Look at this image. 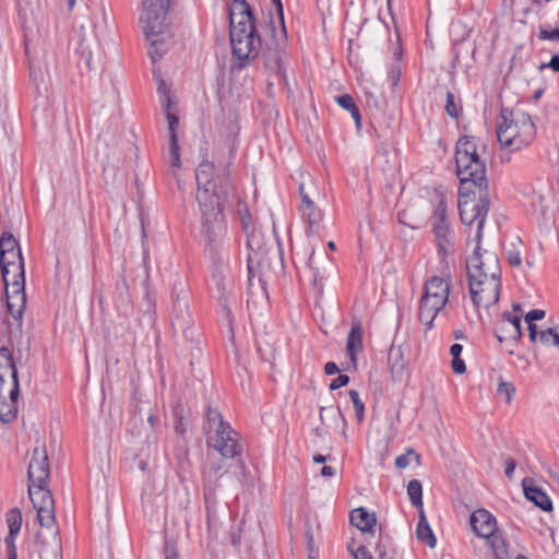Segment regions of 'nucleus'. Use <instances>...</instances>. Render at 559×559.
Here are the masks:
<instances>
[{"label":"nucleus","instance_id":"1","mask_svg":"<svg viewBox=\"0 0 559 559\" xmlns=\"http://www.w3.org/2000/svg\"><path fill=\"white\" fill-rule=\"evenodd\" d=\"M456 174L461 181L459 211L463 224H476L475 240L479 245L489 209L485 162L477 153L475 139L463 136L456 143Z\"/></svg>","mask_w":559,"mask_h":559},{"label":"nucleus","instance_id":"2","mask_svg":"<svg viewBox=\"0 0 559 559\" xmlns=\"http://www.w3.org/2000/svg\"><path fill=\"white\" fill-rule=\"evenodd\" d=\"M197 202L201 213L202 230L209 243H219L226 235L223 214L225 180L215 175L213 163L203 160L197 168Z\"/></svg>","mask_w":559,"mask_h":559},{"label":"nucleus","instance_id":"3","mask_svg":"<svg viewBox=\"0 0 559 559\" xmlns=\"http://www.w3.org/2000/svg\"><path fill=\"white\" fill-rule=\"evenodd\" d=\"M28 496L41 530L36 535V547L40 557H53L57 559L60 548L59 531L56 525L55 500L48 484H29Z\"/></svg>","mask_w":559,"mask_h":559},{"label":"nucleus","instance_id":"4","mask_svg":"<svg viewBox=\"0 0 559 559\" xmlns=\"http://www.w3.org/2000/svg\"><path fill=\"white\" fill-rule=\"evenodd\" d=\"M230 44L240 61L254 59L261 49L252 11L246 0H234L229 7Z\"/></svg>","mask_w":559,"mask_h":559},{"label":"nucleus","instance_id":"5","mask_svg":"<svg viewBox=\"0 0 559 559\" xmlns=\"http://www.w3.org/2000/svg\"><path fill=\"white\" fill-rule=\"evenodd\" d=\"M169 0H145L140 15L142 29L150 40L148 55L155 63L168 49L171 36L166 32Z\"/></svg>","mask_w":559,"mask_h":559},{"label":"nucleus","instance_id":"6","mask_svg":"<svg viewBox=\"0 0 559 559\" xmlns=\"http://www.w3.org/2000/svg\"><path fill=\"white\" fill-rule=\"evenodd\" d=\"M536 134L528 114L503 108L497 123V138L502 147L518 151L530 145Z\"/></svg>","mask_w":559,"mask_h":559},{"label":"nucleus","instance_id":"7","mask_svg":"<svg viewBox=\"0 0 559 559\" xmlns=\"http://www.w3.org/2000/svg\"><path fill=\"white\" fill-rule=\"evenodd\" d=\"M442 276L430 277L424 286V294L419 301V320L427 330H431L435 320L440 316L445 317L444 307L449 300L451 277L442 264Z\"/></svg>","mask_w":559,"mask_h":559},{"label":"nucleus","instance_id":"8","mask_svg":"<svg viewBox=\"0 0 559 559\" xmlns=\"http://www.w3.org/2000/svg\"><path fill=\"white\" fill-rule=\"evenodd\" d=\"M207 444L214 448L222 456L233 459L240 454L237 432L224 421L218 409L207 406L205 424L203 426Z\"/></svg>","mask_w":559,"mask_h":559},{"label":"nucleus","instance_id":"9","mask_svg":"<svg viewBox=\"0 0 559 559\" xmlns=\"http://www.w3.org/2000/svg\"><path fill=\"white\" fill-rule=\"evenodd\" d=\"M154 76L156 78V80L158 82L157 92L159 94V100L164 108L167 123H168L170 165L174 168H179L181 165V162H180V153H179L180 148L178 145L177 133H176L177 127L179 124V118L177 115V106L173 100V97L170 95L169 90L167 88L166 83L162 79H159V76H157L155 73H154Z\"/></svg>","mask_w":559,"mask_h":559},{"label":"nucleus","instance_id":"10","mask_svg":"<svg viewBox=\"0 0 559 559\" xmlns=\"http://www.w3.org/2000/svg\"><path fill=\"white\" fill-rule=\"evenodd\" d=\"M479 246L475 248L473 257L467 261L468 287H479L483 282L492 278L490 269L495 265L500 269L499 259L493 252L479 253Z\"/></svg>","mask_w":559,"mask_h":559},{"label":"nucleus","instance_id":"11","mask_svg":"<svg viewBox=\"0 0 559 559\" xmlns=\"http://www.w3.org/2000/svg\"><path fill=\"white\" fill-rule=\"evenodd\" d=\"M490 271H492V278L487 282H483L479 287L469 288V294L475 307H484L488 308L491 305H495L499 300L500 296V269H496L493 265Z\"/></svg>","mask_w":559,"mask_h":559},{"label":"nucleus","instance_id":"12","mask_svg":"<svg viewBox=\"0 0 559 559\" xmlns=\"http://www.w3.org/2000/svg\"><path fill=\"white\" fill-rule=\"evenodd\" d=\"M19 270L20 271L14 273L11 277L9 286H5L8 308L15 319L22 317L26 305L25 273L22 266H19Z\"/></svg>","mask_w":559,"mask_h":559},{"label":"nucleus","instance_id":"13","mask_svg":"<svg viewBox=\"0 0 559 559\" xmlns=\"http://www.w3.org/2000/svg\"><path fill=\"white\" fill-rule=\"evenodd\" d=\"M49 462L44 442L37 441L33 450L32 459L28 465L27 478L29 484H49Z\"/></svg>","mask_w":559,"mask_h":559},{"label":"nucleus","instance_id":"14","mask_svg":"<svg viewBox=\"0 0 559 559\" xmlns=\"http://www.w3.org/2000/svg\"><path fill=\"white\" fill-rule=\"evenodd\" d=\"M431 226L436 237L441 264H445V269H448L449 261L447 258L455 251L453 233L448 222L431 221Z\"/></svg>","mask_w":559,"mask_h":559},{"label":"nucleus","instance_id":"15","mask_svg":"<svg viewBox=\"0 0 559 559\" xmlns=\"http://www.w3.org/2000/svg\"><path fill=\"white\" fill-rule=\"evenodd\" d=\"M19 395V384L0 388V420L2 423H11L16 418Z\"/></svg>","mask_w":559,"mask_h":559},{"label":"nucleus","instance_id":"16","mask_svg":"<svg viewBox=\"0 0 559 559\" xmlns=\"http://www.w3.org/2000/svg\"><path fill=\"white\" fill-rule=\"evenodd\" d=\"M471 525L474 532L485 539L498 534L496 518L484 509H479L471 515Z\"/></svg>","mask_w":559,"mask_h":559},{"label":"nucleus","instance_id":"17","mask_svg":"<svg viewBox=\"0 0 559 559\" xmlns=\"http://www.w3.org/2000/svg\"><path fill=\"white\" fill-rule=\"evenodd\" d=\"M19 384L17 369L9 348H0V388Z\"/></svg>","mask_w":559,"mask_h":559},{"label":"nucleus","instance_id":"18","mask_svg":"<svg viewBox=\"0 0 559 559\" xmlns=\"http://www.w3.org/2000/svg\"><path fill=\"white\" fill-rule=\"evenodd\" d=\"M7 253H10L12 258H20V263H17L15 273L20 271L19 266H22V270L25 271L24 259L19 247V242L13 234L9 231H4L0 237V269H5L4 263L7 262Z\"/></svg>","mask_w":559,"mask_h":559},{"label":"nucleus","instance_id":"19","mask_svg":"<svg viewBox=\"0 0 559 559\" xmlns=\"http://www.w3.org/2000/svg\"><path fill=\"white\" fill-rule=\"evenodd\" d=\"M388 365L393 382H401L406 376V361L401 346H391L388 354Z\"/></svg>","mask_w":559,"mask_h":559},{"label":"nucleus","instance_id":"20","mask_svg":"<svg viewBox=\"0 0 559 559\" xmlns=\"http://www.w3.org/2000/svg\"><path fill=\"white\" fill-rule=\"evenodd\" d=\"M79 52L83 58H85V62L90 69L93 68L92 63L94 58L99 59L102 56V49L99 45V39L96 34H90V36L83 35L81 41L79 44Z\"/></svg>","mask_w":559,"mask_h":559},{"label":"nucleus","instance_id":"21","mask_svg":"<svg viewBox=\"0 0 559 559\" xmlns=\"http://www.w3.org/2000/svg\"><path fill=\"white\" fill-rule=\"evenodd\" d=\"M247 245L252 251L248 254V282H249V294L253 297L254 293V277H255V264H260V250L255 236L248 234Z\"/></svg>","mask_w":559,"mask_h":559},{"label":"nucleus","instance_id":"22","mask_svg":"<svg viewBox=\"0 0 559 559\" xmlns=\"http://www.w3.org/2000/svg\"><path fill=\"white\" fill-rule=\"evenodd\" d=\"M7 523L9 527V533L4 538L5 549L16 550L15 539L22 526L21 511L16 508L11 509L7 515Z\"/></svg>","mask_w":559,"mask_h":559},{"label":"nucleus","instance_id":"23","mask_svg":"<svg viewBox=\"0 0 559 559\" xmlns=\"http://www.w3.org/2000/svg\"><path fill=\"white\" fill-rule=\"evenodd\" d=\"M188 298L189 294L185 287H181L175 296L174 312L177 324L181 328L190 322V314L188 313Z\"/></svg>","mask_w":559,"mask_h":559},{"label":"nucleus","instance_id":"24","mask_svg":"<svg viewBox=\"0 0 559 559\" xmlns=\"http://www.w3.org/2000/svg\"><path fill=\"white\" fill-rule=\"evenodd\" d=\"M350 523L364 533H371L377 519L374 513H369L365 508H357L350 512Z\"/></svg>","mask_w":559,"mask_h":559},{"label":"nucleus","instance_id":"25","mask_svg":"<svg viewBox=\"0 0 559 559\" xmlns=\"http://www.w3.org/2000/svg\"><path fill=\"white\" fill-rule=\"evenodd\" d=\"M362 328L360 324L354 325L347 336L346 350L350 362L356 366L357 354L362 350Z\"/></svg>","mask_w":559,"mask_h":559},{"label":"nucleus","instance_id":"26","mask_svg":"<svg viewBox=\"0 0 559 559\" xmlns=\"http://www.w3.org/2000/svg\"><path fill=\"white\" fill-rule=\"evenodd\" d=\"M221 471L222 466L217 464L203 472V490L206 504H209L211 498L215 496Z\"/></svg>","mask_w":559,"mask_h":559},{"label":"nucleus","instance_id":"27","mask_svg":"<svg viewBox=\"0 0 559 559\" xmlns=\"http://www.w3.org/2000/svg\"><path fill=\"white\" fill-rule=\"evenodd\" d=\"M523 486L524 495L527 500L532 501L543 511H550L552 509L551 500L543 490L535 486H527L525 480L523 481Z\"/></svg>","mask_w":559,"mask_h":559},{"label":"nucleus","instance_id":"28","mask_svg":"<svg viewBox=\"0 0 559 559\" xmlns=\"http://www.w3.org/2000/svg\"><path fill=\"white\" fill-rule=\"evenodd\" d=\"M416 536L418 540L433 548L437 544L436 536L427 521L424 510L419 512V520L416 528Z\"/></svg>","mask_w":559,"mask_h":559},{"label":"nucleus","instance_id":"29","mask_svg":"<svg viewBox=\"0 0 559 559\" xmlns=\"http://www.w3.org/2000/svg\"><path fill=\"white\" fill-rule=\"evenodd\" d=\"M493 559H510L507 544L500 534L486 539Z\"/></svg>","mask_w":559,"mask_h":559},{"label":"nucleus","instance_id":"30","mask_svg":"<svg viewBox=\"0 0 559 559\" xmlns=\"http://www.w3.org/2000/svg\"><path fill=\"white\" fill-rule=\"evenodd\" d=\"M407 495L411 499V502L414 507L420 510H424L423 508V487L419 480L413 479L407 485Z\"/></svg>","mask_w":559,"mask_h":559},{"label":"nucleus","instance_id":"31","mask_svg":"<svg viewBox=\"0 0 559 559\" xmlns=\"http://www.w3.org/2000/svg\"><path fill=\"white\" fill-rule=\"evenodd\" d=\"M304 219H306L308 224V229L310 233H314L319 224L322 219L321 211L316 207V205L310 206L309 209H304L300 211Z\"/></svg>","mask_w":559,"mask_h":559},{"label":"nucleus","instance_id":"32","mask_svg":"<svg viewBox=\"0 0 559 559\" xmlns=\"http://www.w3.org/2000/svg\"><path fill=\"white\" fill-rule=\"evenodd\" d=\"M538 341L544 346H555L559 348V325L542 330Z\"/></svg>","mask_w":559,"mask_h":559},{"label":"nucleus","instance_id":"33","mask_svg":"<svg viewBox=\"0 0 559 559\" xmlns=\"http://www.w3.org/2000/svg\"><path fill=\"white\" fill-rule=\"evenodd\" d=\"M522 337V330H515L513 325L508 322H501L498 328L497 338L499 342L503 340L519 341Z\"/></svg>","mask_w":559,"mask_h":559},{"label":"nucleus","instance_id":"34","mask_svg":"<svg viewBox=\"0 0 559 559\" xmlns=\"http://www.w3.org/2000/svg\"><path fill=\"white\" fill-rule=\"evenodd\" d=\"M7 262L4 263L5 269H1V274L4 281L5 286H9L10 283V274L12 273V276L16 272L17 263H20V258H12L10 253H7Z\"/></svg>","mask_w":559,"mask_h":559},{"label":"nucleus","instance_id":"35","mask_svg":"<svg viewBox=\"0 0 559 559\" xmlns=\"http://www.w3.org/2000/svg\"><path fill=\"white\" fill-rule=\"evenodd\" d=\"M497 394L510 404L515 394V386L511 382L500 381L497 388Z\"/></svg>","mask_w":559,"mask_h":559},{"label":"nucleus","instance_id":"36","mask_svg":"<svg viewBox=\"0 0 559 559\" xmlns=\"http://www.w3.org/2000/svg\"><path fill=\"white\" fill-rule=\"evenodd\" d=\"M282 63L283 58L278 51L270 52L265 59V67L275 73L282 72Z\"/></svg>","mask_w":559,"mask_h":559},{"label":"nucleus","instance_id":"37","mask_svg":"<svg viewBox=\"0 0 559 559\" xmlns=\"http://www.w3.org/2000/svg\"><path fill=\"white\" fill-rule=\"evenodd\" d=\"M349 397H350V401L353 402L356 418L358 421H361L364 419V415H365V405H364L362 401L360 400L359 393L355 390H350Z\"/></svg>","mask_w":559,"mask_h":559},{"label":"nucleus","instance_id":"38","mask_svg":"<svg viewBox=\"0 0 559 559\" xmlns=\"http://www.w3.org/2000/svg\"><path fill=\"white\" fill-rule=\"evenodd\" d=\"M506 257L508 262L513 266H520L522 263L520 249L514 242L506 248Z\"/></svg>","mask_w":559,"mask_h":559},{"label":"nucleus","instance_id":"39","mask_svg":"<svg viewBox=\"0 0 559 559\" xmlns=\"http://www.w3.org/2000/svg\"><path fill=\"white\" fill-rule=\"evenodd\" d=\"M411 457H414V460L416 461V463L418 465L420 464V456L413 449H409L405 454L400 455L395 459L396 467H399V468L407 467L409 465Z\"/></svg>","mask_w":559,"mask_h":559},{"label":"nucleus","instance_id":"40","mask_svg":"<svg viewBox=\"0 0 559 559\" xmlns=\"http://www.w3.org/2000/svg\"><path fill=\"white\" fill-rule=\"evenodd\" d=\"M430 221L448 222L447 205L442 198L439 199Z\"/></svg>","mask_w":559,"mask_h":559},{"label":"nucleus","instance_id":"41","mask_svg":"<svg viewBox=\"0 0 559 559\" xmlns=\"http://www.w3.org/2000/svg\"><path fill=\"white\" fill-rule=\"evenodd\" d=\"M307 266L312 272V284L318 287L321 286V278L319 276V270L314 266V249L311 250L309 259L307 261Z\"/></svg>","mask_w":559,"mask_h":559},{"label":"nucleus","instance_id":"42","mask_svg":"<svg viewBox=\"0 0 559 559\" xmlns=\"http://www.w3.org/2000/svg\"><path fill=\"white\" fill-rule=\"evenodd\" d=\"M213 280L216 284L217 289L221 293H224L227 288V283H226V276H225L223 270L215 269L213 271Z\"/></svg>","mask_w":559,"mask_h":559},{"label":"nucleus","instance_id":"43","mask_svg":"<svg viewBox=\"0 0 559 559\" xmlns=\"http://www.w3.org/2000/svg\"><path fill=\"white\" fill-rule=\"evenodd\" d=\"M347 547L355 559H373L371 554L364 546L354 549V543H350Z\"/></svg>","mask_w":559,"mask_h":559},{"label":"nucleus","instance_id":"44","mask_svg":"<svg viewBox=\"0 0 559 559\" xmlns=\"http://www.w3.org/2000/svg\"><path fill=\"white\" fill-rule=\"evenodd\" d=\"M335 102L347 111H350L356 106L353 97L348 94L336 96Z\"/></svg>","mask_w":559,"mask_h":559},{"label":"nucleus","instance_id":"45","mask_svg":"<svg viewBox=\"0 0 559 559\" xmlns=\"http://www.w3.org/2000/svg\"><path fill=\"white\" fill-rule=\"evenodd\" d=\"M445 111L452 118H456L459 116V108L455 105L454 96L451 93L447 94Z\"/></svg>","mask_w":559,"mask_h":559},{"label":"nucleus","instance_id":"46","mask_svg":"<svg viewBox=\"0 0 559 559\" xmlns=\"http://www.w3.org/2000/svg\"><path fill=\"white\" fill-rule=\"evenodd\" d=\"M539 38L544 40L559 41V27L555 29H542Z\"/></svg>","mask_w":559,"mask_h":559},{"label":"nucleus","instance_id":"47","mask_svg":"<svg viewBox=\"0 0 559 559\" xmlns=\"http://www.w3.org/2000/svg\"><path fill=\"white\" fill-rule=\"evenodd\" d=\"M451 366L453 371L457 374H462L466 371L465 362L461 356H452Z\"/></svg>","mask_w":559,"mask_h":559},{"label":"nucleus","instance_id":"48","mask_svg":"<svg viewBox=\"0 0 559 559\" xmlns=\"http://www.w3.org/2000/svg\"><path fill=\"white\" fill-rule=\"evenodd\" d=\"M299 192H300V197H301L300 211L304 209H309L310 206L314 205V203L311 201L309 194L305 191L304 183H300Z\"/></svg>","mask_w":559,"mask_h":559},{"label":"nucleus","instance_id":"49","mask_svg":"<svg viewBox=\"0 0 559 559\" xmlns=\"http://www.w3.org/2000/svg\"><path fill=\"white\" fill-rule=\"evenodd\" d=\"M545 311L542 310V309H534V310H531L530 312L526 313L525 316V321L527 323H531V322H534V321H537V320H542L545 318Z\"/></svg>","mask_w":559,"mask_h":559},{"label":"nucleus","instance_id":"50","mask_svg":"<svg viewBox=\"0 0 559 559\" xmlns=\"http://www.w3.org/2000/svg\"><path fill=\"white\" fill-rule=\"evenodd\" d=\"M349 381V378L348 376L346 374H340L336 379H334L331 383H330V389L331 390H337L344 385H346Z\"/></svg>","mask_w":559,"mask_h":559},{"label":"nucleus","instance_id":"51","mask_svg":"<svg viewBox=\"0 0 559 559\" xmlns=\"http://www.w3.org/2000/svg\"><path fill=\"white\" fill-rule=\"evenodd\" d=\"M238 212L240 215L242 227H243L245 231L248 234L249 222H250L249 212L246 206H243V209H239Z\"/></svg>","mask_w":559,"mask_h":559},{"label":"nucleus","instance_id":"52","mask_svg":"<svg viewBox=\"0 0 559 559\" xmlns=\"http://www.w3.org/2000/svg\"><path fill=\"white\" fill-rule=\"evenodd\" d=\"M516 467L515 461L513 459H507L504 462V474L508 478H512L514 469Z\"/></svg>","mask_w":559,"mask_h":559},{"label":"nucleus","instance_id":"53","mask_svg":"<svg viewBox=\"0 0 559 559\" xmlns=\"http://www.w3.org/2000/svg\"><path fill=\"white\" fill-rule=\"evenodd\" d=\"M528 324V337L531 342H537L539 332L537 331V325L534 322L527 323Z\"/></svg>","mask_w":559,"mask_h":559},{"label":"nucleus","instance_id":"54","mask_svg":"<svg viewBox=\"0 0 559 559\" xmlns=\"http://www.w3.org/2000/svg\"><path fill=\"white\" fill-rule=\"evenodd\" d=\"M367 103L369 106H373L376 108H380L382 105V97L374 96L372 94H367Z\"/></svg>","mask_w":559,"mask_h":559},{"label":"nucleus","instance_id":"55","mask_svg":"<svg viewBox=\"0 0 559 559\" xmlns=\"http://www.w3.org/2000/svg\"><path fill=\"white\" fill-rule=\"evenodd\" d=\"M545 67H549L551 68L555 72H559V56L558 55H554L550 59V61L548 62V64H542L540 68H545Z\"/></svg>","mask_w":559,"mask_h":559},{"label":"nucleus","instance_id":"56","mask_svg":"<svg viewBox=\"0 0 559 559\" xmlns=\"http://www.w3.org/2000/svg\"><path fill=\"white\" fill-rule=\"evenodd\" d=\"M306 538H307V548L309 550V554H316L318 552L317 549H314V540H313V535L310 531L307 532L306 534Z\"/></svg>","mask_w":559,"mask_h":559},{"label":"nucleus","instance_id":"57","mask_svg":"<svg viewBox=\"0 0 559 559\" xmlns=\"http://www.w3.org/2000/svg\"><path fill=\"white\" fill-rule=\"evenodd\" d=\"M325 412H330V413H332V415H333V417H334V418H335V416H337V417H342V414H341L340 409L334 411V409H332V408L321 407V408H320V419H321V421H322V424H323V425L325 424V421H324V413H325Z\"/></svg>","mask_w":559,"mask_h":559},{"label":"nucleus","instance_id":"58","mask_svg":"<svg viewBox=\"0 0 559 559\" xmlns=\"http://www.w3.org/2000/svg\"><path fill=\"white\" fill-rule=\"evenodd\" d=\"M324 371L326 374H330V376L335 374L338 372V367L335 362L330 361V362L325 364Z\"/></svg>","mask_w":559,"mask_h":559},{"label":"nucleus","instance_id":"59","mask_svg":"<svg viewBox=\"0 0 559 559\" xmlns=\"http://www.w3.org/2000/svg\"><path fill=\"white\" fill-rule=\"evenodd\" d=\"M349 112H350L352 117L354 118L357 128H360L361 117H360L358 107L355 106Z\"/></svg>","mask_w":559,"mask_h":559},{"label":"nucleus","instance_id":"60","mask_svg":"<svg viewBox=\"0 0 559 559\" xmlns=\"http://www.w3.org/2000/svg\"><path fill=\"white\" fill-rule=\"evenodd\" d=\"M31 78L34 80V81H38V80H43V74L40 73V71H37L35 66L33 63H31Z\"/></svg>","mask_w":559,"mask_h":559},{"label":"nucleus","instance_id":"61","mask_svg":"<svg viewBox=\"0 0 559 559\" xmlns=\"http://www.w3.org/2000/svg\"><path fill=\"white\" fill-rule=\"evenodd\" d=\"M321 475L323 477H332L335 475V469L332 466L325 465L321 469Z\"/></svg>","mask_w":559,"mask_h":559},{"label":"nucleus","instance_id":"62","mask_svg":"<svg viewBox=\"0 0 559 559\" xmlns=\"http://www.w3.org/2000/svg\"><path fill=\"white\" fill-rule=\"evenodd\" d=\"M462 350H463V347H462V345H460V344H453V345L450 347V354H451V356H461Z\"/></svg>","mask_w":559,"mask_h":559},{"label":"nucleus","instance_id":"63","mask_svg":"<svg viewBox=\"0 0 559 559\" xmlns=\"http://www.w3.org/2000/svg\"><path fill=\"white\" fill-rule=\"evenodd\" d=\"M165 559H177V552L173 547L165 548Z\"/></svg>","mask_w":559,"mask_h":559},{"label":"nucleus","instance_id":"64","mask_svg":"<svg viewBox=\"0 0 559 559\" xmlns=\"http://www.w3.org/2000/svg\"><path fill=\"white\" fill-rule=\"evenodd\" d=\"M187 430V423L183 421V419L181 418L177 425H176V431L180 435H183Z\"/></svg>","mask_w":559,"mask_h":559}]
</instances>
